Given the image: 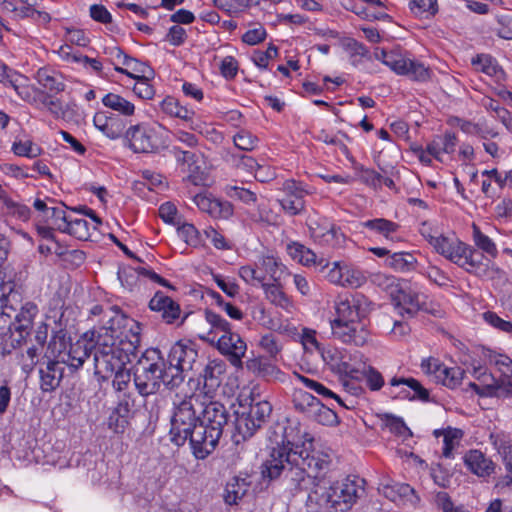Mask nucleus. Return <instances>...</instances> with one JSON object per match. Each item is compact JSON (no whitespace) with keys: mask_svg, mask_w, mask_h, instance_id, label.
Masks as SVG:
<instances>
[{"mask_svg":"<svg viewBox=\"0 0 512 512\" xmlns=\"http://www.w3.org/2000/svg\"><path fill=\"white\" fill-rule=\"evenodd\" d=\"M472 65L477 71L485 73L488 76L500 79L504 76L503 69L497 64V61L488 54H480L472 58Z\"/></svg>","mask_w":512,"mask_h":512,"instance_id":"79ce46f5","label":"nucleus"},{"mask_svg":"<svg viewBox=\"0 0 512 512\" xmlns=\"http://www.w3.org/2000/svg\"><path fill=\"white\" fill-rule=\"evenodd\" d=\"M366 280V276L360 268L344 262L343 287L358 288L365 284Z\"/></svg>","mask_w":512,"mask_h":512,"instance_id":"a18cd8bd","label":"nucleus"},{"mask_svg":"<svg viewBox=\"0 0 512 512\" xmlns=\"http://www.w3.org/2000/svg\"><path fill=\"white\" fill-rule=\"evenodd\" d=\"M115 71L121 74H124L132 79L137 80L136 84L133 87V92L141 99L149 100L152 99L155 90L153 86L149 83L150 76L149 75H138L131 73L128 69H124L120 66H115Z\"/></svg>","mask_w":512,"mask_h":512,"instance_id":"e433bc0d","label":"nucleus"},{"mask_svg":"<svg viewBox=\"0 0 512 512\" xmlns=\"http://www.w3.org/2000/svg\"><path fill=\"white\" fill-rule=\"evenodd\" d=\"M202 409V393H193L184 397H176L173 401L171 415L170 436L177 446H183L187 440L190 442L192 453L195 456L194 435L200 424V410Z\"/></svg>","mask_w":512,"mask_h":512,"instance_id":"423d86ee","label":"nucleus"},{"mask_svg":"<svg viewBox=\"0 0 512 512\" xmlns=\"http://www.w3.org/2000/svg\"><path fill=\"white\" fill-rule=\"evenodd\" d=\"M69 344L70 343L67 339V332L63 329H59L53 333L48 343V349L51 351L53 357L59 359L60 356L69 347Z\"/></svg>","mask_w":512,"mask_h":512,"instance_id":"052dcab7","label":"nucleus"},{"mask_svg":"<svg viewBox=\"0 0 512 512\" xmlns=\"http://www.w3.org/2000/svg\"><path fill=\"white\" fill-rule=\"evenodd\" d=\"M271 412L272 406L265 400L251 403L249 410L247 411L249 417L254 419L259 428L266 422Z\"/></svg>","mask_w":512,"mask_h":512,"instance_id":"13d9d810","label":"nucleus"},{"mask_svg":"<svg viewBox=\"0 0 512 512\" xmlns=\"http://www.w3.org/2000/svg\"><path fill=\"white\" fill-rule=\"evenodd\" d=\"M332 308L334 313L329 321L332 336L346 345L362 347L367 344L370 300L362 293H342L335 297Z\"/></svg>","mask_w":512,"mask_h":512,"instance_id":"f03ea898","label":"nucleus"},{"mask_svg":"<svg viewBox=\"0 0 512 512\" xmlns=\"http://www.w3.org/2000/svg\"><path fill=\"white\" fill-rule=\"evenodd\" d=\"M263 290L265 297L272 304L281 308H287L290 304L288 296L284 293L282 288L277 283H265L263 284Z\"/></svg>","mask_w":512,"mask_h":512,"instance_id":"603ef678","label":"nucleus"},{"mask_svg":"<svg viewBox=\"0 0 512 512\" xmlns=\"http://www.w3.org/2000/svg\"><path fill=\"white\" fill-rule=\"evenodd\" d=\"M396 287L397 290L393 299L400 315L413 317L420 310L424 309L427 296L418 285L404 280L398 283Z\"/></svg>","mask_w":512,"mask_h":512,"instance_id":"ddd939ff","label":"nucleus"},{"mask_svg":"<svg viewBox=\"0 0 512 512\" xmlns=\"http://www.w3.org/2000/svg\"><path fill=\"white\" fill-rule=\"evenodd\" d=\"M389 385L391 389L388 393L394 399L424 402L429 400V391L415 378L394 376Z\"/></svg>","mask_w":512,"mask_h":512,"instance_id":"a211bd4d","label":"nucleus"},{"mask_svg":"<svg viewBox=\"0 0 512 512\" xmlns=\"http://www.w3.org/2000/svg\"><path fill=\"white\" fill-rule=\"evenodd\" d=\"M102 104L124 117L133 116L136 109L132 102L116 93H107L102 98Z\"/></svg>","mask_w":512,"mask_h":512,"instance_id":"ea45409f","label":"nucleus"},{"mask_svg":"<svg viewBox=\"0 0 512 512\" xmlns=\"http://www.w3.org/2000/svg\"><path fill=\"white\" fill-rule=\"evenodd\" d=\"M491 444L502 456L509 479L506 484L512 482V439L504 432L491 433L489 436Z\"/></svg>","mask_w":512,"mask_h":512,"instance_id":"7c9ffc66","label":"nucleus"},{"mask_svg":"<svg viewBox=\"0 0 512 512\" xmlns=\"http://www.w3.org/2000/svg\"><path fill=\"white\" fill-rule=\"evenodd\" d=\"M233 143L239 150L250 152L258 147L259 138L249 130L240 128L233 136Z\"/></svg>","mask_w":512,"mask_h":512,"instance_id":"3c124183","label":"nucleus"},{"mask_svg":"<svg viewBox=\"0 0 512 512\" xmlns=\"http://www.w3.org/2000/svg\"><path fill=\"white\" fill-rule=\"evenodd\" d=\"M4 208L7 215L21 221H27L31 216V210L27 205L12 199H6L4 201Z\"/></svg>","mask_w":512,"mask_h":512,"instance_id":"338daca9","label":"nucleus"},{"mask_svg":"<svg viewBox=\"0 0 512 512\" xmlns=\"http://www.w3.org/2000/svg\"><path fill=\"white\" fill-rule=\"evenodd\" d=\"M360 373L371 391H379L384 386L382 374L373 366H364Z\"/></svg>","mask_w":512,"mask_h":512,"instance_id":"774afa93","label":"nucleus"},{"mask_svg":"<svg viewBox=\"0 0 512 512\" xmlns=\"http://www.w3.org/2000/svg\"><path fill=\"white\" fill-rule=\"evenodd\" d=\"M93 124L103 135L111 140L124 138L125 123L118 117H109L104 113H96L93 117Z\"/></svg>","mask_w":512,"mask_h":512,"instance_id":"a878e982","label":"nucleus"},{"mask_svg":"<svg viewBox=\"0 0 512 512\" xmlns=\"http://www.w3.org/2000/svg\"><path fill=\"white\" fill-rule=\"evenodd\" d=\"M178 236L184 240V242L192 247H197L201 244V235L199 230L191 223H177Z\"/></svg>","mask_w":512,"mask_h":512,"instance_id":"0e129e2a","label":"nucleus"},{"mask_svg":"<svg viewBox=\"0 0 512 512\" xmlns=\"http://www.w3.org/2000/svg\"><path fill=\"white\" fill-rule=\"evenodd\" d=\"M98 351V335L95 330L85 332L75 343H70L66 351L60 356L59 361L77 370L83 366L91 353L96 355Z\"/></svg>","mask_w":512,"mask_h":512,"instance_id":"f8f14e48","label":"nucleus"},{"mask_svg":"<svg viewBox=\"0 0 512 512\" xmlns=\"http://www.w3.org/2000/svg\"><path fill=\"white\" fill-rule=\"evenodd\" d=\"M198 209L214 219H228L233 215V206L230 202L220 200L206 192L198 193L192 197Z\"/></svg>","mask_w":512,"mask_h":512,"instance_id":"6ab92c4d","label":"nucleus"},{"mask_svg":"<svg viewBox=\"0 0 512 512\" xmlns=\"http://www.w3.org/2000/svg\"><path fill=\"white\" fill-rule=\"evenodd\" d=\"M250 483L245 478L233 477L227 482L224 501L228 505H236L248 492Z\"/></svg>","mask_w":512,"mask_h":512,"instance_id":"4c0bfd02","label":"nucleus"},{"mask_svg":"<svg viewBox=\"0 0 512 512\" xmlns=\"http://www.w3.org/2000/svg\"><path fill=\"white\" fill-rule=\"evenodd\" d=\"M430 245L438 254L468 273L480 276L486 271V265L483 264V254L456 237L440 234L437 237H431Z\"/></svg>","mask_w":512,"mask_h":512,"instance_id":"0eeeda50","label":"nucleus"},{"mask_svg":"<svg viewBox=\"0 0 512 512\" xmlns=\"http://www.w3.org/2000/svg\"><path fill=\"white\" fill-rule=\"evenodd\" d=\"M142 267H123L118 271V279L121 284L128 290L132 291L136 288L141 281L142 273H140Z\"/></svg>","mask_w":512,"mask_h":512,"instance_id":"4d7b16f0","label":"nucleus"},{"mask_svg":"<svg viewBox=\"0 0 512 512\" xmlns=\"http://www.w3.org/2000/svg\"><path fill=\"white\" fill-rule=\"evenodd\" d=\"M213 5L229 16H234L248 9L250 0H213Z\"/></svg>","mask_w":512,"mask_h":512,"instance_id":"e2e57ef3","label":"nucleus"},{"mask_svg":"<svg viewBox=\"0 0 512 512\" xmlns=\"http://www.w3.org/2000/svg\"><path fill=\"white\" fill-rule=\"evenodd\" d=\"M239 276L243 279L247 284L256 286L265 284V273L262 271L261 266L256 264V267L251 265L241 266L239 268Z\"/></svg>","mask_w":512,"mask_h":512,"instance_id":"864d4df0","label":"nucleus"},{"mask_svg":"<svg viewBox=\"0 0 512 512\" xmlns=\"http://www.w3.org/2000/svg\"><path fill=\"white\" fill-rule=\"evenodd\" d=\"M283 197L278 200L283 212L288 216L300 215L305 210V196L308 191L302 182L288 179L283 183Z\"/></svg>","mask_w":512,"mask_h":512,"instance_id":"f3484780","label":"nucleus"},{"mask_svg":"<svg viewBox=\"0 0 512 512\" xmlns=\"http://www.w3.org/2000/svg\"><path fill=\"white\" fill-rule=\"evenodd\" d=\"M42 348L36 345H32L26 349L25 352H21L18 355V362L21 365V369L24 373L30 374L37 363L42 353Z\"/></svg>","mask_w":512,"mask_h":512,"instance_id":"8fccbe9b","label":"nucleus"},{"mask_svg":"<svg viewBox=\"0 0 512 512\" xmlns=\"http://www.w3.org/2000/svg\"><path fill=\"white\" fill-rule=\"evenodd\" d=\"M217 347L223 355L228 357L233 366L240 367L242 365V358L247 351V345L239 334L232 331L222 334L218 339Z\"/></svg>","mask_w":512,"mask_h":512,"instance_id":"412c9836","label":"nucleus"},{"mask_svg":"<svg viewBox=\"0 0 512 512\" xmlns=\"http://www.w3.org/2000/svg\"><path fill=\"white\" fill-rule=\"evenodd\" d=\"M320 400L311 393L297 391L293 398V404L297 411L307 414L311 417Z\"/></svg>","mask_w":512,"mask_h":512,"instance_id":"49530a36","label":"nucleus"},{"mask_svg":"<svg viewBox=\"0 0 512 512\" xmlns=\"http://www.w3.org/2000/svg\"><path fill=\"white\" fill-rule=\"evenodd\" d=\"M510 378L511 377H501L498 380L494 379L492 384H487L482 387L475 383H470V387L479 396L509 399L512 398V382Z\"/></svg>","mask_w":512,"mask_h":512,"instance_id":"c756f323","label":"nucleus"},{"mask_svg":"<svg viewBox=\"0 0 512 512\" xmlns=\"http://www.w3.org/2000/svg\"><path fill=\"white\" fill-rule=\"evenodd\" d=\"M258 265L261 266L265 275H270L271 279L275 282L280 278L284 269V265L274 256H262L258 261Z\"/></svg>","mask_w":512,"mask_h":512,"instance_id":"bf43d9fd","label":"nucleus"},{"mask_svg":"<svg viewBox=\"0 0 512 512\" xmlns=\"http://www.w3.org/2000/svg\"><path fill=\"white\" fill-rule=\"evenodd\" d=\"M311 417H313L314 420L318 423L327 426H334L340 422L337 413L332 408L323 404L321 401L316 406Z\"/></svg>","mask_w":512,"mask_h":512,"instance_id":"6e6d98bb","label":"nucleus"},{"mask_svg":"<svg viewBox=\"0 0 512 512\" xmlns=\"http://www.w3.org/2000/svg\"><path fill=\"white\" fill-rule=\"evenodd\" d=\"M224 190L229 198L239 200L244 204L254 205L257 201L256 193L251 191L250 189L239 186L227 185Z\"/></svg>","mask_w":512,"mask_h":512,"instance_id":"680f3d73","label":"nucleus"},{"mask_svg":"<svg viewBox=\"0 0 512 512\" xmlns=\"http://www.w3.org/2000/svg\"><path fill=\"white\" fill-rule=\"evenodd\" d=\"M384 264L394 271L405 273L416 268L417 259L409 252H395L385 259Z\"/></svg>","mask_w":512,"mask_h":512,"instance_id":"58836bf2","label":"nucleus"},{"mask_svg":"<svg viewBox=\"0 0 512 512\" xmlns=\"http://www.w3.org/2000/svg\"><path fill=\"white\" fill-rule=\"evenodd\" d=\"M60 363L59 359L48 360L44 366L40 367V389L42 392L50 393L59 387L64 372Z\"/></svg>","mask_w":512,"mask_h":512,"instance_id":"5701e85b","label":"nucleus"},{"mask_svg":"<svg viewBox=\"0 0 512 512\" xmlns=\"http://www.w3.org/2000/svg\"><path fill=\"white\" fill-rule=\"evenodd\" d=\"M463 459L468 470L479 477H488L495 470L494 462L480 450H469Z\"/></svg>","mask_w":512,"mask_h":512,"instance_id":"393cba45","label":"nucleus"},{"mask_svg":"<svg viewBox=\"0 0 512 512\" xmlns=\"http://www.w3.org/2000/svg\"><path fill=\"white\" fill-rule=\"evenodd\" d=\"M308 227L310 237L322 247H340L345 241L341 228L326 217L310 219Z\"/></svg>","mask_w":512,"mask_h":512,"instance_id":"4468645a","label":"nucleus"},{"mask_svg":"<svg viewBox=\"0 0 512 512\" xmlns=\"http://www.w3.org/2000/svg\"><path fill=\"white\" fill-rule=\"evenodd\" d=\"M473 241L476 247L481 249L484 253L488 254L491 257H496L498 254V250L496 247V244L493 242V240L482 233L480 228L473 224Z\"/></svg>","mask_w":512,"mask_h":512,"instance_id":"5fc2aeb1","label":"nucleus"},{"mask_svg":"<svg viewBox=\"0 0 512 512\" xmlns=\"http://www.w3.org/2000/svg\"><path fill=\"white\" fill-rule=\"evenodd\" d=\"M148 307L159 314L166 324L175 323L181 316L180 305L162 291H156L150 299Z\"/></svg>","mask_w":512,"mask_h":512,"instance_id":"4be33fe9","label":"nucleus"},{"mask_svg":"<svg viewBox=\"0 0 512 512\" xmlns=\"http://www.w3.org/2000/svg\"><path fill=\"white\" fill-rule=\"evenodd\" d=\"M423 372L433 377L436 383L455 389L460 386L464 377V370L460 367H447L438 358L429 357L421 362Z\"/></svg>","mask_w":512,"mask_h":512,"instance_id":"dca6fc26","label":"nucleus"},{"mask_svg":"<svg viewBox=\"0 0 512 512\" xmlns=\"http://www.w3.org/2000/svg\"><path fill=\"white\" fill-rule=\"evenodd\" d=\"M170 375V382L179 387L185 379V373L192 371L198 360V349L196 343L191 340L182 339L174 343L165 359Z\"/></svg>","mask_w":512,"mask_h":512,"instance_id":"1a4fd4ad","label":"nucleus"},{"mask_svg":"<svg viewBox=\"0 0 512 512\" xmlns=\"http://www.w3.org/2000/svg\"><path fill=\"white\" fill-rule=\"evenodd\" d=\"M89 318H98L100 327L93 329L96 331V335H102L105 330L118 332L119 329L125 328L130 321V318L118 306L110 304H95L89 311Z\"/></svg>","mask_w":512,"mask_h":512,"instance_id":"2eb2a0df","label":"nucleus"},{"mask_svg":"<svg viewBox=\"0 0 512 512\" xmlns=\"http://www.w3.org/2000/svg\"><path fill=\"white\" fill-rule=\"evenodd\" d=\"M324 361L335 371L345 376L356 378L360 371L355 369L347 361L343 360L341 352L337 349H329L322 352Z\"/></svg>","mask_w":512,"mask_h":512,"instance_id":"c9c22d12","label":"nucleus"},{"mask_svg":"<svg viewBox=\"0 0 512 512\" xmlns=\"http://www.w3.org/2000/svg\"><path fill=\"white\" fill-rule=\"evenodd\" d=\"M11 151L19 157L33 159L43 153V149L32 140H16L11 146Z\"/></svg>","mask_w":512,"mask_h":512,"instance_id":"de8ad7c7","label":"nucleus"},{"mask_svg":"<svg viewBox=\"0 0 512 512\" xmlns=\"http://www.w3.org/2000/svg\"><path fill=\"white\" fill-rule=\"evenodd\" d=\"M200 417V424L194 435L195 457L205 459L216 448L228 422V413L222 403L211 401L207 395L202 394Z\"/></svg>","mask_w":512,"mask_h":512,"instance_id":"39448f33","label":"nucleus"},{"mask_svg":"<svg viewBox=\"0 0 512 512\" xmlns=\"http://www.w3.org/2000/svg\"><path fill=\"white\" fill-rule=\"evenodd\" d=\"M168 374V364L158 348L146 349L133 366L134 385L143 397L156 394L161 385L170 390L178 388L170 382Z\"/></svg>","mask_w":512,"mask_h":512,"instance_id":"20e7f679","label":"nucleus"},{"mask_svg":"<svg viewBox=\"0 0 512 512\" xmlns=\"http://www.w3.org/2000/svg\"><path fill=\"white\" fill-rule=\"evenodd\" d=\"M226 372V364L223 360L213 359L210 360L201 374L204 382L203 395L214 392L222 382L223 375Z\"/></svg>","mask_w":512,"mask_h":512,"instance_id":"bb28decb","label":"nucleus"},{"mask_svg":"<svg viewBox=\"0 0 512 512\" xmlns=\"http://www.w3.org/2000/svg\"><path fill=\"white\" fill-rule=\"evenodd\" d=\"M35 79L43 88L42 90H47L52 94L63 92L66 87L62 75L49 67L38 69L35 74Z\"/></svg>","mask_w":512,"mask_h":512,"instance_id":"473e14b6","label":"nucleus"},{"mask_svg":"<svg viewBox=\"0 0 512 512\" xmlns=\"http://www.w3.org/2000/svg\"><path fill=\"white\" fill-rule=\"evenodd\" d=\"M72 211L67 212L66 207L63 204L52 206L50 212L44 219L54 229L64 232L67 229V224L71 218Z\"/></svg>","mask_w":512,"mask_h":512,"instance_id":"37998d69","label":"nucleus"},{"mask_svg":"<svg viewBox=\"0 0 512 512\" xmlns=\"http://www.w3.org/2000/svg\"><path fill=\"white\" fill-rule=\"evenodd\" d=\"M38 314V307L32 302H26L15 316L13 323L15 331L19 333L20 338L17 343L20 344L22 340L30 335L33 326V321Z\"/></svg>","mask_w":512,"mask_h":512,"instance_id":"c85d7f7f","label":"nucleus"},{"mask_svg":"<svg viewBox=\"0 0 512 512\" xmlns=\"http://www.w3.org/2000/svg\"><path fill=\"white\" fill-rule=\"evenodd\" d=\"M48 104L47 110L56 119H71L78 108L75 102H69L64 105L59 98L55 97Z\"/></svg>","mask_w":512,"mask_h":512,"instance_id":"09e8293b","label":"nucleus"},{"mask_svg":"<svg viewBox=\"0 0 512 512\" xmlns=\"http://www.w3.org/2000/svg\"><path fill=\"white\" fill-rule=\"evenodd\" d=\"M289 256L304 266H309L316 262V254L299 242H291L287 245Z\"/></svg>","mask_w":512,"mask_h":512,"instance_id":"c03bdc74","label":"nucleus"},{"mask_svg":"<svg viewBox=\"0 0 512 512\" xmlns=\"http://www.w3.org/2000/svg\"><path fill=\"white\" fill-rule=\"evenodd\" d=\"M55 52L63 61L70 64H76L77 66L82 67L89 73H94L98 76H102V62L97 58H90L86 55H83L78 49H75L72 45L63 44Z\"/></svg>","mask_w":512,"mask_h":512,"instance_id":"aec40b11","label":"nucleus"},{"mask_svg":"<svg viewBox=\"0 0 512 512\" xmlns=\"http://www.w3.org/2000/svg\"><path fill=\"white\" fill-rule=\"evenodd\" d=\"M247 367L258 377L266 381H285V373L278 368L270 359L257 357L247 363Z\"/></svg>","mask_w":512,"mask_h":512,"instance_id":"cd10ccee","label":"nucleus"},{"mask_svg":"<svg viewBox=\"0 0 512 512\" xmlns=\"http://www.w3.org/2000/svg\"><path fill=\"white\" fill-rule=\"evenodd\" d=\"M372 60L381 61L398 75H404L414 81L425 82L430 79L431 73L423 63L416 61L398 50L386 51L376 48L371 54Z\"/></svg>","mask_w":512,"mask_h":512,"instance_id":"6e6552de","label":"nucleus"},{"mask_svg":"<svg viewBox=\"0 0 512 512\" xmlns=\"http://www.w3.org/2000/svg\"><path fill=\"white\" fill-rule=\"evenodd\" d=\"M123 140L124 144L134 153L155 154L164 148L157 131L145 122L128 127Z\"/></svg>","mask_w":512,"mask_h":512,"instance_id":"9b49d317","label":"nucleus"},{"mask_svg":"<svg viewBox=\"0 0 512 512\" xmlns=\"http://www.w3.org/2000/svg\"><path fill=\"white\" fill-rule=\"evenodd\" d=\"M340 45L343 50L348 53L350 62L354 67L359 68L363 60L372 62V56L369 52V49L356 39L345 37L341 39Z\"/></svg>","mask_w":512,"mask_h":512,"instance_id":"72a5a7b5","label":"nucleus"},{"mask_svg":"<svg viewBox=\"0 0 512 512\" xmlns=\"http://www.w3.org/2000/svg\"><path fill=\"white\" fill-rule=\"evenodd\" d=\"M64 233L75 237L81 241H87L91 237V227L87 220L77 216V210H72L71 218L67 224Z\"/></svg>","mask_w":512,"mask_h":512,"instance_id":"a19ab883","label":"nucleus"},{"mask_svg":"<svg viewBox=\"0 0 512 512\" xmlns=\"http://www.w3.org/2000/svg\"><path fill=\"white\" fill-rule=\"evenodd\" d=\"M138 324L130 319L125 328L118 332L105 330L98 335V351L95 355V375L105 381L112 376L113 370L130 363L137 357L140 345Z\"/></svg>","mask_w":512,"mask_h":512,"instance_id":"7ed1b4c3","label":"nucleus"},{"mask_svg":"<svg viewBox=\"0 0 512 512\" xmlns=\"http://www.w3.org/2000/svg\"><path fill=\"white\" fill-rule=\"evenodd\" d=\"M260 348L269 355L270 359L276 360L282 350L279 337L274 333H267L259 340Z\"/></svg>","mask_w":512,"mask_h":512,"instance_id":"69168bd1","label":"nucleus"},{"mask_svg":"<svg viewBox=\"0 0 512 512\" xmlns=\"http://www.w3.org/2000/svg\"><path fill=\"white\" fill-rule=\"evenodd\" d=\"M259 429L252 417L247 412H236L234 421V431L232 432V441L239 445L248 438L252 437Z\"/></svg>","mask_w":512,"mask_h":512,"instance_id":"2f4dec72","label":"nucleus"},{"mask_svg":"<svg viewBox=\"0 0 512 512\" xmlns=\"http://www.w3.org/2000/svg\"><path fill=\"white\" fill-rule=\"evenodd\" d=\"M293 429L286 428L281 445L274 447L261 466L264 479L283 477L291 494L307 491L304 506L307 512H331L330 486L321 485L317 475L328 468V454L313 448V438L308 433L293 436Z\"/></svg>","mask_w":512,"mask_h":512,"instance_id":"f257e3e1","label":"nucleus"},{"mask_svg":"<svg viewBox=\"0 0 512 512\" xmlns=\"http://www.w3.org/2000/svg\"><path fill=\"white\" fill-rule=\"evenodd\" d=\"M364 479L358 476H347L330 485L331 512H347L364 493Z\"/></svg>","mask_w":512,"mask_h":512,"instance_id":"9d476101","label":"nucleus"},{"mask_svg":"<svg viewBox=\"0 0 512 512\" xmlns=\"http://www.w3.org/2000/svg\"><path fill=\"white\" fill-rule=\"evenodd\" d=\"M159 110L169 117L179 118L185 122H192L195 112L180 105L178 99L166 96L159 102Z\"/></svg>","mask_w":512,"mask_h":512,"instance_id":"f704fd0d","label":"nucleus"},{"mask_svg":"<svg viewBox=\"0 0 512 512\" xmlns=\"http://www.w3.org/2000/svg\"><path fill=\"white\" fill-rule=\"evenodd\" d=\"M360 226L370 233L379 235L387 241L397 242L400 237L397 236L401 226L400 224L386 219V218H374L362 221Z\"/></svg>","mask_w":512,"mask_h":512,"instance_id":"b1692460","label":"nucleus"}]
</instances>
